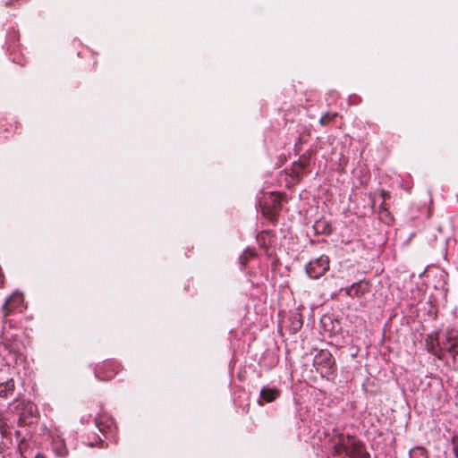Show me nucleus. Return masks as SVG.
I'll list each match as a JSON object with an SVG mask.
<instances>
[{"label":"nucleus","instance_id":"1","mask_svg":"<svg viewBox=\"0 0 458 458\" xmlns=\"http://www.w3.org/2000/svg\"><path fill=\"white\" fill-rule=\"evenodd\" d=\"M331 454L339 458H370L365 445L355 436L337 434L330 440Z\"/></svg>","mask_w":458,"mask_h":458},{"label":"nucleus","instance_id":"2","mask_svg":"<svg viewBox=\"0 0 458 458\" xmlns=\"http://www.w3.org/2000/svg\"><path fill=\"white\" fill-rule=\"evenodd\" d=\"M285 199L286 196L284 193L271 192L261 204L262 215L272 222L276 221L282 209V202Z\"/></svg>","mask_w":458,"mask_h":458},{"label":"nucleus","instance_id":"3","mask_svg":"<svg viewBox=\"0 0 458 458\" xmlns=\"http://www.w3.org/2000/svg\"><path fill=\"white\" fill-rule=\"evenodd\" d=\"M313 366L321 376H329L335 371V360L329 351L320 350L314 357Z\"/></svg>","mask_w":458,"mask_h":458},{"label":"nucleus","instance_id":"4","mask_svg":"<svg viewBox=\"0 0 458 458\" xmlns=\"http://www.w3.org/2000/svg\"><path fill=\"white\" fill-rule=\"evenodd\" d=\"M329 269V258L321 255L319 258L310 260L306 265V273L309 277L318 279Z\"/></svg>","mask_w":458,"mask_h":458},{"label":"nucleus","instance_id":"5","mask_svg":"<svg viewBox=\"0 0 458 458\" xmlns=\"http://www.w3.org/2000/svg\"><path fill=\"white\" fill-rule=\"evenodd\" d=\"M38 415V410L35 403L32 402H24L21 403L18 425L20 427L31 425Z\"/></svg>","mask_w":458,"mask_h":458},{"label":"nucleus","instance_id":"6","mask_svg":"<svg viewBox=\"0 0 458 458\" xmlns=\"http://www.w3.org/2000/svg\"><path fill=\"white\" fill-rule=\"evenodd\" d=\"M120 370V364L114 360H106L95 369V377L99 380L108 381Z\"/></svg>","mask_w":458,"mask_h":458},{"label":"nucleus","instance_id":"7","mask_svg":"<svg viewBox=\"0 0 458 458\" xmlns=\"http://www.w3.org/2000/svg\"><path fill=\"white\" fill-rule=\"evenodd\" d=\"M24 301V297L22 293H13L4 303L2 307V310L4 313V317L7 318L18 309H20Z\"/></svg>","mask_w":458,"mask_h":458},{"label":"nucleus","instance_id":"8","mask_svg":"<svg viewBox=\"0 0 458 458\" xmlns=\"http://www.w3.org/2000/svg\"><path fill=\"white\" fill-rule=\"evenodd\" d=\"M370 290V284L368 281L361 280L352 284L350 287L345 289V293L352 298H362Z\"/></svg>","mask_w":458,"mask_h":458},{"label":"nucleus","instance_id":"9","mask_svg":"<svg viewBox=\"0 0 458 458\" xmlns=\"http://www.w3.org/2000/svg\"><path fill=\"white\" fill-rule=\"evenodd\" d=\"M442 344L444 345V352L446 351L454 360L458 354V340L457 335L454 330L446 332L445 341Z\"/></svg>","mask_w":458,"mask_h":458},{"label":"nucleus","instance_id":"10","mask_svg":"<svg viewBox=\"0 0 458 458\" xmlns=\"http://www.w3.org/2000/svg\"><path fill=\"white\" fill-rule=\"evenodd\" d=\"M96 425L106 438L113 437L116 428L113 420L107 417L96 419Z\"/></svg>","mask_w":458,"mask_h":458},{"label":"nucleus","instance_id":"11","mask_svg":"<svg viewBox=\"0 0 458 458\" xmlns=\"http://www.w3.org/2000/svg\"><path fill=\"white\" fill-rule=\"evenodd\" d=\"M427 351L437 357L439 360L444 359V345L440 344L437 338L433 335H428L426 339Z\"/></svg>","mask_w":458,"mask_h":458},{"label":"nucleus","instance_id":"12","mask_svg":"<svg viewBox=\"0 0 458 458\" xmlns=\"http://www.w3.org/2000/svg\"><path fill=\"white\" fill-rule=\"evenodd\" d=\"M51 447L53 452L60 457H64L68 454V449L66 447L64 439L59 435H53L51 440Z\"/></svg>","mask_w":458,"mask_h":458},{"label":"nucleus","instance_id":"13","mask_svg":"<svg viewBox=\"0 0 458 458\" xmlns=\"http://www.w3.org/2000/svg\"><path fill=\"white\" fill-rule=\"evenodd\" d=\"M280 394L281 392L277 388L263 387L259 395L266 403H272L279 397Z\"/></svg>","mask_w":458,"mask_h":458},{"label":"nucleus","instance_id":"14","mask_svg":"<svg viewBox=\"0 0 458 458\" xmlns=\"http://www.w3.org/2000/svg\"><path fill=\"white\" fill-rule=\"evenodd\" d=\"M15 390V383L13 378L0 383V398H8L13 395Z\"/></svg>","mask_w":458,"mask_h":458},{"label":"nucleus","instance_id":"15","mask_svg":"<svg viewBox=\"0 0 458 458\" xmlns=\"http://www.w3.org/2000/svg\"><path fill=\"white\" fill-rule=\"evenodd\" d=\"M312 155L313 151L310 149L299 157V160L296 163L300 170H305L310 165V157Z\"/></svg>","mask_w":458,"mask_h":458},{"label":"nucleus","instance_id":"16","mask_svg":"<svg viewBox=\"0 0 458 458\" xmlns=\"http://www.w3.org/2000/svg\"><path fill=\"white\" fill-rule=\"evenodd\" d=\"M410 458H428V454L424 447L417 446L410 451Z\"/></svg>","mask_w":458,"mask_h":458},{"label":"nucleus","instance_id":"17","mask_svg":"<svg viewBox=\"0 0 458 458\" xmlns=\"http://www.w3.org/2000/svg\"><path fill=\"white\" fill-rule=\"evenodd\" d=\"M337 116H338V114L336 112H335V113L328 112V113L325 114L319 119V123L322 126H327V125L330 124Z\"/></svg>","mask_w":458,"mask_h":458},{"label":"nucleus","instance_id":"18","mask_svg":"<svg viewBox=\"0 0 458 458\" xmlns=\"http://www.w3.org/2000/svg\"><path fill=\"white\" fill-rule=\"evenodd\" d=\"M14 436L18 443L19 451L21 452V454H22L26 446L25 437L21 435V432L20 430H16L14 432Z\"/></svg>","mask_w":458,"mask_h":458},{"label":"nucleus","instance_id":"19","mask_svg":"<svg viewBox=\"0 0 458 458\" xmlns=\"http://www.w3.org/2000/svg\"><path fill=\"white\" fill-rule=\"evenodd\" d=\"M255 256V252L253 250H246L241 256H240V263L242 266H246L248 261L252 259Z\"/></svg>","mask_w":458,"mask_h":458},{"label":"nucleus","instance_id":"20","mask_svg":"<svg viewBox=\"0 0 458 458\" xmlns=\"http://www.w3.org/2000/svg\"><path fill=\"white\" fill-rule=\"evenodd\" d=\"M380 196L383 199V201L380 204V213L388 215V210L386 207V200L390 198V194H389V192L386 191L385 190H382L380 192Z\"/></svg>","mask_w":458,"mask_h":458},{"label":"nucleus","instance_id":"21","mask_svg":"<svg viewBox=\"0 0 458 458\" xmlns=\"http://www.w3.org/2000/svg\"><path fill=\"white\" fill-rule=\"evenodd\" d=\"M452 446L454 454V458H458V434H455L452 437Z\"/></svg>","mask_w":458,"mask_h":458},{"label":"nucleus","instance_id":"22","mask_svg":"<svg viewBox=\"0 0 458 458\" xmlns=\"http://www.w3.org/2000/svg\"><path fill=\"white\" fill-rule=\"evenodd\" d=\"M305 170H300V168L297 165V163L293 164V173L297 176L301 177L304 174Z\"/></svg>","mask_w":458,"mask_h":458},{"label":"nucleus","instance_id":"23","mask_svg":"<svg viewBox=\"0 0 458 458\" xmlns=\"http://www.w3.org/2000/svg\"><path fill=\"white\" fill-rule=\"evenodd\" d=\"M267 234V232H261L259 233L258 235H257V241L261 245V246H264L265 245V242H264V238L265 236Z\"/></svg>","mask_w":458,"mask_h":458},{"label":"nucleus","instance_id":"24","mask_svg":"<svg viewBox=\"0 0 458 458\" xmlns=\"http://www.w3.org/2000/svg\"><path fill=\"white\" fill-rule=\"evenodd\" d=\"M4 275L2 270V267H0V288L4 287Z\"/></svg>","mask_w":458,"mask_h":458},{"label":"nucleus","instance_id":"25","mask_svg":"<svg viewBox=\"0 0 458 458\" xmlns=\"http://www.w3.org/2000/svg\"><path fill=\"white\" fill-rule=\"evenodd\" d=\"M301 326H302V322L301 320H297L293 323V327L295 331L300 329L301 327Z\"/></svg>","mask_w":458,"mask_h":458},{"label":"nucleus","instance_id":"26","mask_svg":"<svg viewBox=\"0 0 458 458\" xmlns=\"http://www.w3.org/2000/svg\"><path fill=\"white\" fill-rule=\"evenodd\" d=\"M306 140H307V139H306V136L304 135V133L301 134L300 137H299V143L302 144Z\"/></svg>","mask_w":458,"mask_h":458},{"label":"nucleus","instance_id":"27","mask_svg":"<svg viewBox=\"0 0 458 458\" xmlns=\"http://www.w3.org/2000/svg\"><path fill=\"white\" fill-rule=\"evenodd\" d=\"M35 458H46L44 454H38Z\"/></svg>","mask_w":458,"mask_h":458},{"label":"nucleus","instance_id":"28","mask_svg":"<svg viewBox=\"0 0 458 458\" xmlns=\"http://www.w3.org/2000/svg\"><path fill=\"white\" fill-rule=\"evenodd\" d=\"M0 429H1V433L3 436H5V432L4 431V426H1L0 427Z\"/></svg>","mask_w":458,"mask_h":458},{"label":"nucleus","instance_id":"29","mask_svg":"<svg viewBox=\"0 0 458 458\" xmlns=\"http://www.w3.org/2000/svg\"><path fill=\"white\" fill-rule=\"evenodd\" d=\"M323 223L322 222H317L316 228L318 229Z\"/></svg>","mask_w":458,"mask_h":458},{"label":"nucleus","instance_id":"30","mask_svg":"<svg viewBox=\"0 0 458 458\" xmlns=\"http://www.w3.org/2000/svg\"><path fill=\"white\" fill-rule=\"evenodd\" d=\"M100 443H101V447H104L103 440L100 439Z\"/></svg>","mask_w":458,"mask_h":458}]
</instances>
